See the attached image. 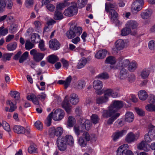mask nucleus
I'll return each instance as SVG.
<instances>
[{"mask_svg": "<svg viewBox=\"0 0 155 155\" xmlns=\"http://www.w3.org/2000/svg\"><path fill=\"white\" fill-rule=\"evenodd\" d=\"M8 32V29L4 28V26H2L0 27V37L1 36H5Z\"/></svg>", "mask_w": 155, "mask_h": 155, "instance_id": "55", "label": "nucleus"}, {"mask_svg": "<svg viewBox=\"0 0 155 155\" xmlns=\"http://www.w3.org/2000/svg\"><path fill=\"white\" fill-rule=\"evenodd\" d=\"M63 129L60 127H58L55 129L54 127H51L49 131V134L51 136H53L55 135L56 136H59L63 133Z\"/></svg>", "mask_w": 155, "mask_h": 155, "instance_id": "8", "label": "nucleus"}, {"mask_svg": "<svg viewBox=\"0 0 155 155\" xmlns=\"http://www.w3.org/2000/svg\"><path fill=\"white\" fill-rule=\"evenodd\" d=\"M127 131L125 130H122L120 131H117L114 133L112 135L113 140L116 141L120 137H122L126 134Z\"/></svg>", "mask_w": 155, "mask_h": 155, "instance_id": "12", "label": "nucleus"}, {"mask_svg": "<svg viewBox=\"0 0 155 155\" xmlns=\"http://www.w3.org/2000/svg\"><path fill=\"white\" fill-rule=\"evenodd\" d=\"M117 4L116 3H111L107 2L105 4V10L107 13H109L110 15L111 19L113 21L116 19L118 16V14L114 9L117 7Z\"/></svg>", "mask_w": 155, "mask_h": 155, "instance_id": "2", "label": "nucleus"}, {"mask_svg": "<svg viewBox=\"0 0 155 155\" xmlns=\"http://www.w3.org/2000/svg\"><path fill=\"white\" fill-rule=\"evenodd\" d=\"M137 63L134 61L130 62L127 68L128 70L130 72H134L137 68Z\"/></svg>", "mask_w": 155, "mask_h": 155, "instance_id": "25", "label": "nucleus"}, {"mask_svg": "<svg viewBox=\"0 0 155 155\" xmlns=\"http://www.w3.org/2000/svg\"><path fill=\"white\" fill-rule=\"evenodd\" d=\"M144 3L143 0H137L134 2L135 7L134 8L133 12L135 13L140 10L142 8L143 6Z\"/></svg>", "mask_w": 155, "mask_h": 155, "instance_id": "10", "label": "nucleus"}, {"mask_svg": "<svg viewBox=\"0 0 155 155\" xmlns=\"http://www.w3.org/2000/svg\"><path fill=\"white\" fill-rule=\"evenodd\" d=\"M78 11L76 4L74 3L71 6L65 10L64 14L67 16L70 17L77 14Z\"/></svg>", "mask_w": 155, "mask_h": 155, "instance_id": "5", "label": "nucleus"}, {"mask_svg": "<svg viewBox=\"0 0 155 155\" xmlns=\"http://www.w3.org/2000/svg\"><path fill=\"white\" fill-rule=\"evenodd\" d=\"M91 126V123L90 121L88 120H85L84 123L80 124V127H81L82 129H85L87 130H89Z\"/></svg>", "mask_w": 155, "mask_h": 155, "instance_id": "29", "label": "nucleus"}, {"mask_svg": "<svg viewBox=\"0 0 155 155\" xmlns=\"http://www.w3.org/2000/svg\"><path fill=\"white\" fill-rule=\"evenodd\" d=\"M13 53H7L4 54L2 55V58L3 60L6 59V60L9 61L10 60V58L13 55Z\"/></svg>", "mask_w": 155, "mask_h": 155, "instance_id": "58", "label": "nucleus"}, {"mask_svg": "<svg viewBox=\"0 0 155 155\" xmlns=\"http://www.w3.org/2000/svg\"><path fill=\"white\" fill-rule=\"evenodd\" d=\"M10 94L12 97H13L15 100H18L19 98L20 93L17 91H11L10 93Z\"/></svg>", "mask_w": 155, "mask_h": 155, "instance_id": "45", "label": "nucleus"}, {"mask_svg": "<svg viewBox=\"0 0 155 155\" xmlns=\"http://www.w3.org/2000/svg\"><path fill=\"white\" fill-rule=\"evenodd\" d=\"M34 4L33 0H26L25 3V6L27 8L31 7Z\"/></svg>", "mask_w": 155, "mask_h": 155, "instance_id": "59", "label": "nucleus"}, {"mask_svg": "<svg viewBox=\"0 0 155 155\" xmlns=\"http://www.w3.org/2000/svg\"><path fill=\"white\" fill-rule=\"evenodd\" d=\"M53 112L51 113L48 116L45 121V124L48 127L50 126L51 123L52 118H53Z\"/></svg>", "mask_w": 155, "mask_h": 155, "instance_id": "42", "label": "nucleus"}, {"mask_svg": "<svg viewBox=\"0 0 155 155\" xmlns=\"http://www.w3.org/2000/svg\"><path fill=\"white\" fill-rule=\"evenodd\" d=\"M126 26L131 30L137 28L138 26V23L136 21L131 20L127 22Z\"/></svg>", "mask_w": 155, "mask_h": 155, "instance_id": "15", "label": "nucleus"}, {"mask_svg": "<svg viewBox=\"0 0 155 155\" xmlns=\"http://www.w3.org/2000/svg\"><path fill=\"white\" fill-rule=\"evenodd\" d=\"M137 147L139 149L142 150L146 151H149L150 150L148 145L144 141H142L138 144Z\"/></svg>", "mask_w": 155, "mask_h": 155, "instance_id": "21", "label": "nucleus"}, {"mask_svg": "<svg viewBox=\"0 0 155 155\" xmlns=\"http://www.w3.org/2000/svg\"><path fill=\"white\" fill-rule=\"evenodd\" d=\"M116 112V109H114L112 106H110L108 110L103 111L102 115L104 117L107 118L113 116Z\"/></svg>", "mask_w": 155, "mask_h": 155, "instance_id": "9", "label": "nucleus"}, {"mask_svg": "<svg viewBox=\"0 0 155 155\" xmlns=\"http://www.w3.org/2000/svg\"><path fill=\"white\" fill-rule=\"evenodd\" d=\"M39 38L40 37L38 34H34L32 35L31 37V40L32 43H37L38 42V40Z\"/></svg>", "mask_w": 155, "mask_h": 155, "instance_id": "47", "label": "nucleus"}, {"mask_svg": "<svg viewBox=\"0 0 155 155\" xmlns=\"http://www.w3.org/2000/svg\"><path fill=\"white\" fill-rule=\"evenodd\" d=\"M82 29L80 27L74 26H71L70 29L66 33V36L70 39L74 38L76 36H79L82 33Z\"/></svg>", "mask_w": 155, "mask_h": 155, "instance_id": "3", "label": "nucleus"}, {"mask_svg": "<svg viewBox=\"0 0 155 155\" xmlns=\"http://www.w3.org/2000/svg\"><path fill=\"white\" fill-rule=\"evenodd\" d=\"M13 130L15 132L18 134H24L25 133V129L20 125H15L14 127Z\"/></svg>", "mask_w": 155, "mask_h": 155, "instance_id": "30", "label": "nucleus"}, {"mask_svg": "<svg viewBox=\"0 0 155 155\" xmlns=\"http://www.w3.org/2000/svg\"><path fill=\"white\" fill-rule=\"evenodd\" d=\"M25 48L26 50H30L34 47V45L29 40H27L25 44Z\"/></svg>", "mask_w": 155, "mask_h": 155, "instance_id": "51", "label": "nucleus"}, {"mask_svg": "<svg viewBox=\"0 0 155 155\" xmlns=\"http://www.w3.org/2000/svg\"><path fill=\"white\" fill-rule=\"evenodd\" d=\"M62 107L69 114L71 112V106L67 100H64L62 103Z\"/></svg>", "mask_w": 155, "mask_h": 155, "instance_id": "27", "label": "nucleus"}, {"mask_svg": "<svg viewBox=\"0 0 155 155\" xmlns=\"http://www.w3.org/2000/svg\"><path fill=\"white\" fill-rule=\"evenodd\" d=\"M139 99L142 100H145L147 99L148 95L147 92L144 90H141L138 93Z\"/></svg>", "mask_w": 155, "mask_h": 155, "instance_id": "34", "label": "nucleus"}, {"mask_svg": "<svg viewBox=\"0 0 155 155\" xmlns=\"http://www.w3.org/2000/svg\"><path fill=\"white\" fill-rule=\"evenodd\" d=\"M75 122L76 120L75 118L71 116H69L68 117V125L69 127H73Z\"/></svg>", "mask_w": 155, "mask_h": 155, "instance_id": "48", "label": "nucleus"}, {"mask_svg": "<svg viewBox=\"0 0 155 155\" xmlns=\"http://www.w3.org/2000/svg\"><path fill=\"white\" fill-rule=\"evenodd\" d=\"M134 119V115L131 112H127L125 115V120L128 122H132Z\"/></svg>", "mask_w": 155, "mask_h": 155, "instance_id": "26", "label": "nucleus"}, {"mask_svg": "<svg viewBox=\"0 0 155 155\" xmlns=\"http://www.w3.org/2000/svg\"><path fill=\"white\" fill-rule=\"evenodd\" d=\"M151 69L149 68L144 69L141 72L140 76L143 79L147 78L149 75Z\"/></svg>", "mask_w": 155, "mask_h": 155, "instance_id": "28", "label": "nucleus"}, {"mask_svg": "<svg viewBox=\"0 0 155 155\" xmlns=\"http://www.w3.org/2000/svg\"><path fill=\"white\" fill-rule=\"evenodd\" d=\"M91 120L93 123L95 124L98 122L99 119L97 115L93 114L91 117Z\"/></svg>", "mask_w": 155, "mask_h": 155, "instance_id": "56", "label": "nucleus"}, {"mask_svg": "<svg viewBox=\"0 0 155 155\" xmlns=\"http://www.w3.org/2000/svg\"><path fill=\"white\" fill-rule=\"evenodd\" d=\"M57 147L59 150L62 151L67 148V145L72 146L74 144V140L71 135H66L64 137H58L57 139Z\"/></svg>", "mask_w": 155, "mask_h": 155, "instance_id": "1", "label": "nucleus"}, {"mask_svg": "<svg viewBox=\"0 0 155 155\" xmlns=\"http://www.w3.org/2000/svg\"><path fill=\"white\" fill-rule=\"evenodd\" d=\"M131 30L126 26V28H124L121 31V35L122 36H126L129 35L131 32Z\"/></svg>", "mask_w": 155, "mask_h": 155, "instance_id": "49", "label": "nucleus"}, {"mask_svg": "<svg viewBox=\"0 0 155 155\" xmlns=\"http://www.w3.org/2000/svg\"><path fill=\"white\" fill-rule=\"evenodd\" d=\"M155 127L152 125L149 127V129L148 133L144 136V139L146 142H150L155 139V130L153 129Z\"/></svg>", "mask_w": 155, "mask_h": 155, "instance_id": "4", "label": "nucleus"}, {"mask_svg": "<svg viewBox=\"0 0 155 155\" xmlns=\"http://www.w3.org/2000/svg\"><path fill=\"white\" fill-rule=\"evenodd\" d=\"M98 78L106 79L109 78L108 74L106 73H102L97 76Z\"/></svg>", "mask_w": 155, "mask_h": 155, "instance_id": "57", "label": "nucleus"}, {"mask_svg": "<svg viewBox=\"0 0 155 155\" xmlns=\"http://www.w3.org/2000/svg\"><path fill=\"white\" fill-rule=\"evenodd\" d=\"M115 44L116 48L118 50H121L123 49L125 47V43L121 39L117 40Z\"/></svg>", "mask_w": 155, "mask_h": 155, "instance_id": "19", "label": "nucleus"}, {"mask_svg": "<svg viewBox=\"0 0 155 155\" xmlns=\"http://www.w3.org/2000/svg\"><path fill=\"white\" fill-rule=\"evenodd\" d=\"M135 110L137 114L140 116H143L145 115V113L141 109L137 107L135 108Z\"/></svg>", "mask_w": 155, "mask_h": 155, "instance_id": "63", "label": "nucleus"}, {"mask_svg": "<svg viewBox=\"0 0 155 155\" xmlns=\"http://www.w3.org/2000/svg\"><path fill=\"white\" fill-rule=\"evenodd\" d=\"M58 60V58L56 55L52 54L49 56L48 61L50 63L54 64Z\"/></svg>", "mask_w": 155, "mask_h": 155, "instance_id": "43", "label": "nucleus"}, {"mask_svg": "<svg viewBox=\"0 0 155 155\" xmlns=\"http://www.w3.org/2000/svg\"><path fill=\"white\" fill-rule=\"evenodd\" d=\"M2 124L5 130L8 132L10 131V126L8 123L4 121L3 122Z\"/></svg>", "mask_w": 155, "mask_h": 155, "instance_id": "62", "label": "nucleus"}, {"mask_svg": "<svg viewBox=\"0 0 155 155\" xmlns=\"http://www.w3.org/2000/svg\"><path fill=\"white\" fill-rule=\"evenodd\" d=\"M107 54V51L104 49L100 50L95 54V57L98 59H102L105 58Z\"/></svg>", "mask_w": 155, "mask_h": 155, "instance_id": "20", "label": "nucleus"}, {"mask_svg": "<svg viewBox=\"0 0 155 155\" xmlns=\"http://www.w3.org/2000/svg\"><path fill=\"white\" fill-rule=\"evenodd\" d=\"M128 71L124 68H122L120 70L119 74V78L121 80L125 79L128 76Z\"/></svg>", "mask_w": 155, "mask_h": 155, "instance_id": "18", "label": "nucleus"}, {"mask_svg": "<svg viewBox=\"0 0 155 155\" xmlns=\"http://www.w3.org/2000/svg\"><path fill=\"white\" fill-rule=\"evenodd\" d=\"M69 101L72 104L76 105L79 102V98L77 94L73 93L70 96Z\"/></svg>", "mask_w": 155, "mask_h": 155, "instance_id": "17", "label": "nucleus"}, {"mask_svg": "<svg viewBox=\"0 0 155 155\" xmlns=\"http://www.w3.org/2000/svg\"><path fill=\"white\" fill-rule=\"evenodd\" d=\"M87 3V0H78L77 4L79 8H81L84 7Z\"/></svg>", "mask_w": 155, "mask_h": 155, "instance_id": "50", "label": "nucleus"}, {"mask_svg": "<svg viewBox=\"0 0 155 155\" xmlns=\"http://www.w3.org/2000/svg\"><path fill=\"white\" fill-rule=\"evenodd\" d=\"M17 47V43L15 42L11 43L7 45V48L9 51H13L15 50Z\"/></svg>", "mask_w": 155, "mask_h": 155, "instance_id": "39", "label": "nucleus"}, {"mask_svg": "<svg viewBox=\"0 0 155 155\" xmlns=\"http://www.w3.org/2000/svg\"><path fill=\"white\" fill-rule=\"evenodd\" d=\"M71 80L72 77L71 76L69 75L67 78L65 80H59L58 82V83L59 84H64V88L65 89H66L69 85Z\"/></svg>", "mask_w": 155, "mask_h": 155, "instance_id": "16", "label": "nucleus"}, {"mask_svg": "<svg viewBox=\"0 0 155 155\" xmlns=\"http://www.w3.org/2000/svg\"><path fill=\"white\" fill-rule=\"evenodd\" d=\"M64 112L62 109L58 108L53 113V119L56 121L61 120L64 117Z\"/></svg>", "mask_w": 155, "mask_h": 155, "instance_id": "7", "label": "nucleus"}, {"mask_svg": "<svg viewBox=\"0 0 155 155\" xmlns=\"http://www.w3.org/2000/svg\"><path fill=\"white\" fill-rule=\"evenodd\" d=\"M116 62V60L114 57L110 56L107 57L106 60V62L111 64H114Z\"/></svg>", "mask_w": 155, "mask_h": 155, "instance_id": "44", "label": "nucleus"}, {"mask_svg": "<svg viewBox=\"0 0 155 155\" xmlns=\"http://www.w3.org/2000/svg\"><path fill=\"white\" fill-rule=\"evenodd\" d=\"M120 114L119 113H116L112 116H111L107 121V124L108 125L112 124L114 121L119 117Z\"/></svg>", "mask_w": 155, "mask_h": 155, "instance_id": "35", "label": "nucleus"}, {"mask_svg": "<svg viewBox=\"0 0 155 155\" xmlns=\"http://www.w3.org/2000/svg\"><path fill=\"white\" fill-rule=\"evenodd\" d=\"M110 106H112L114 109L116 110V112L117 110L122 108L123 106V104L122 101H115L113 102V104H111Z\"/></svg>", "mask_w": 155, "mask_h": 155, "instance_id": "24", "label": "nucleus"}, {"mask_svg": "<svg viewBox=\"0 0 155 155\" xmlns=\"http://www.w3.org/2000/svg\"><path fill=\"white\" fill-rule=\"evenodd\" d=\"M38 98L34 94L28 95L27 97V99L29 101H32L33 103L35 105H38L39 102Z\"/></svg>", "mask_w": 155, "mask_h": 155, "instance_id": "23", "label": "nucleus"}, {"mask_svg": "<svg viewBox=\"0 0 155 155\" xmlns=\"http://www.w3.org/2000/svg\"><path fill=\"white\" fill-rule=\"evenodd\" d=\"M130 62L129 60L128 59L122 60L119 62V66L122 68H126L127 66L128 67Z\"/></svg>", "mask_w": 155, "mask_h": 155, "instance_id": "36", "label": "nucleus"}, {"mask_svg": "<svg viewBox=\"0 0 155 155\" xmlns=\"http://www.w3.org/2000/svg\"><path fill=\"white\" fill-rule=\"evenodd\" d=\"M152 14L151 12L149 10H146L141 14L142 18L143 19H147L150 17Z\"/></svg>", "mask_w": 155, "mask_h": 155, "instance_id": "41", "label": "nucleus"}, {"mask_svg": "<svg viewBox=\"0 0 155 155\" xmlns=\"http://www.w3.org/2000/svg\"><path fill=\"white\" fill-rule=\"evenodd\" d=\"M38 47L41 51H44L45 50L46 48L45 47L44 42L43 40H42L39 41Z\"/></svg>", "mask_w": 155, "mask_h": 155, "instance_id": "61", "label": "nucleus"}, {"mask_svg": "<svg viewBox=\"0 0 155 155\" xmlns=\"http://www.w3.org/2000/svg\"><path fill=\"white\" fill-rule=\"evenodd\" d=\"M30 54L33 56L34 60L37 62L41 61L45 56L44 54L38 52L35 49L31 50L30 51Z\"/></svg>", "mask_w": 155, "mask_h": 155, "instance_id": "6", "label": "nucleus"}, {"mask_svg": "<svg viewBox=\"0 0 155 155\" xmlns=\"http://www.w3.org/2000/svg\"><path fill=\"white\" fill-rule=\"evenodd\" d=\"M82 129H80V127L78 126L75 125L74 127V129L75 134L78 137L81 133L84 130V129L82 128Z\"/></svg>", "mask_w": 155, "mask_h": 155, "instance_id": "46", "label": "nucleus"}, {"mask_svg": "<svg viewBox=\"0 0 155 155\" xmlns=\"http://www.w3.org/2000/svg\"><path fill=\"white\" fill-rule=\"evenodd\" d=\"M6 103L7 105H8L10 107V108L9 110V112H13L17 108V107L16 106L15 104H13V102L11 101H7Z\"/></svg>", "mask_w": 155, "mask_h": 155, "instance_id": "38", "label": "nucleus"}, {"mask_svg": "<svg viewBox=\"0 0 155 155\" xmlns=\"http://www.w3.org/2000/svg\"><path fill=\"white\" fill-rule=\"evenodd\" d=\"M148 47L151 50L155 49V41L154 40L150 41L148 43Z\"/></svg>", "mask_w": 155, "mask_h": 155, "instance_id": "64", "label": "nucleus"}, {"mask_svg": "<svg viewBox=\"0 0 155 155\" xmlns=\"http://www.w3.org/2000/svg\"><path fill=\"white\" fill-rule=\"evenodd\" d=\"M28 152L30 154L38 152L37 146L34 143L31 144L30 147L28 148Z\"/></svg>", "mask_w": 155, "mask_h": 155, "instance_id": "33", "label": "nucleus"}, {"mask_svg": "<svg viewBox=\"0 0 155 155\" xmlns=\"http://www.w3.org/2000/svg\"><path fill=\"white\" fill-rule=\"evenodd\" d=\"M137 136L135 135L132 132L128 133L126 136L125 140L128 143H130L134 142L138 138L139 135L137 137Z\"/></svg>", "mask_w": 155, "mask_h": 155, "instance_id": "14", "label": "nucleus"}, {"mask_svg": "<svg viewBox=\"0 0 155 155\" xmlns=\"http://www.w3.org/2000/svg\"><path fill=\"white\" fill-rule=\"evenodd\" d=\"M127 144H124L120 146L117 150V155H125L127 148H128Z\"/></svg>", "mask_w": 155, "mask_h": 155, "instance_id": "13", "label": "nucleus"}, {"mask_svg": "<svg viewBox=\"0 0 155 155\" xmlns=\"http://www.w3.org/2000/svg\"><path fill=\"white\" fill-rule=\"evenodd\" d=\"M87 60L84 58H82L79 60L77 65V68L78 69H81L83 68L87 63Z\"/></svg>", "mask_w": 155, "mask_h": 155, "instance_id": "32", "label": "nucleus"}, {"mask_svg": "<svg viewBox=\"0 0 155 155\" xmlns=\"http://www.w3.org/2000/svg\"><path fill=\"white\" fill-rule=\"evenodd\" d=\"M28 55V53L26 51L24 52L21 56L19 60V62L20 63H22L24 62V61L27 59Z\"/></svg>", "mask_w": 155, "mask_h": 155, "instance_id": "54", "label": "nucleus"}, {"mask_svg": "<svg viewBox=\"0 0 155 155\" xmlns=\"http://www.w3.org/2000/svg\"><path fill=\"white\" fill-rule=\"evenodd\" d=\"M63 18L62 13L60 11L56 10L54 14V19L56 20H61Z\"/></svg>", "mask_w": 155, "mask_h": 155, "instance_id": "40", "label": "nucleus"}, {"mask_svg": "<svg viewBox=\"0 0 155 155\" xmlns=\"http://www.w3.org/2000/svg\"><path fill=\"white\" fill-rule=\"evenodd\" d=\"M103 86V84L102 82L99 80H95L93 82V87L96 90H101Z\"/></svg>", "mask_w": 155, "mask_h": 155, "instance_id": "22", "label": "nucleus"}, {"mask_svg": "<svg viewBox=\"0 0 155 155\" xmlns=\"http://www.w3.org/2000/svg\"><path fill=\"white\" fill-rule=\"evenodd\" d=\"M78 142L82 147H84L87 144V141H85L82 137H80L78 140Z\"/></svg>", "mask_w": 155, "mask_h": 155, "instance_id": "53", "label": "nucleus"}, {"mask_svg": "<svg viewBox=\"0 0 155 155\" xmlns=\"http://www.w3.org/2000/svg\"><path fill=\"white\" fill-rule=\"evenodd\" d=\"M6 5V3L5 1L0 0V13L4 11Z\"/></svg>", "mask_w": 155, "mask_h": 155, "instance_id": "52", "label": "nucleus"}, {"mask_svg": "<svg viewBox=\"0 0 155 155\" xmlns=\"http://www.w3.org/2000/svg\"><path fill=\"white\" fill-rule=\"evenodd\" d=\"M60 45L59 42L56 39H52L49 41V47L53 50H56L60 48Z\"/></svg>", "mask_w": 155, "mask_h": 155, "instance_id": "11", "label": "nucleus"}, {"mask_svg": "<svg viewBox=\"0 0 155 155\" xmlns=\"http://www.w3.org/2000/svg\"><path fill=\"white\" fill-rule=\"evenodd\" d=\"M109 100L107 97L105 96H101L97 97L96 99L97 103L99 104H102L107 102Z\"/></svg>", "mask_w": 155, "mask_h": 155, "instance_id": "31", "label": "nucleus"}, {"mask_svg": "<svg viewBox=\"0 0 155 155\" xmlns=\"http://www.w3.org/2000/svg\"><path fill=\"white\" fill-rule=\"evenodd\" d=\"M35 127L38 130H42L43 129L42 123L39 121H36L35 123Z\"/></svg>", "mask_w": 155, "mask_h": 155, "instance_id": "60", "label": "nucleus"}, {"mask_svg": "<svg viewBox=\"0 0 155 155\" xmlns=\"http://www.w3.org/2000/svg\"><path fill=\"white\" fill-rule=\"evenodd\" d=\"M85 82L83 80H79L76 85V88L79 90H82L85 87Z\"/></svg>", "mask_w": 155, "mask_h": 155, "instance_id": "37", "label": "nucleus"}]
</instances>
